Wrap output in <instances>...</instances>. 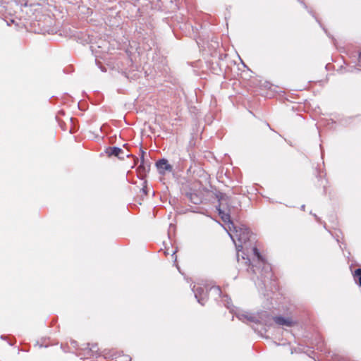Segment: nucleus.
<instances>
[{
	"label": "nucleus",
	"mask_w": 361,
	"mask_h": 361,
	"mask_svg": "<svg viewBox=\"0 0 361 361\" xmlns=\"http://www.w3.org/2000/svg\"><path fill=\"white\" fill-rule=\"evenodd\" d=\"M231 226L238 243H235L233 235H229L235 244L238 252H242V259L245 261V264L249 266L252 271L266 286L269 281L273 280L274 275L271 265L266 262L255 245L257 242L255 235L244 225L237 226L231 223ZM238 260H240L239 253H238Z\"/></svg>",
	"instance_id": "nucleus-1"
},
{
	"label": "nucleus",
	"mask_w": 361,
	"mask_h": 361,
	"mask_svg": "<svg viewBox=\"0 0 361 361\" xmlns=\"http://www.w3.org/2000/svg\"><path fill=\"white\" fill-rule=\"evenodd\" d=\"M217 198L219 200V206L216 207V209L219 212V214L221 216V219L224 222H229L228 227L230 230H231V223L233 222L231 221V211H228V209L225 207V204H228V202L232 200L229 198L226 194L224 193H219L217 195Z\"/></svg>",
	"instance_id": "nucleus-2"
},
{
	"label": "nucleus",
	"mask_w": 361,
	"mask_h": 361,
	"mask_svg": "<svg viewBox=\"0 0 361 361\" xmlns=\"http://www.w3.org/2000/svg\"><path fill=\"white\" fill-rule=\"evenodd\" d=\"M192 291L194 293L195 298L197 300V302L204 305L205 302L207 301V292L204 288L202 287H195L194 286L192 288Z\"/></svg>",
	"instance_id": "nucleus-3"
},
{
	"label": "nucleus",
	"mask_w": 361,
	"mask_h": 361,
	"mask_svg": "<svg viewBox=\"0 0 361 361\" xmlns=\"http://www.w3.org/2000/svg\"><path fill=\"white\" fill-rule=\"evenodd\" d=\"M156 166L161 174H165L166 172L173 171V166L169 164L168 161L165 159L158 160L156 163Z\"/></svg>",
	"instance_id": "nucleus-4"
},
{
	"label": "nucleus",
	"mask_w": 361,
	"mask_h": 361,
	"mask_svg": "<svg viewBox=\"0 0 361 361\" xmlns=\"http://www.w3.org/2000/svg\"><path fill=\"white\" fill-rule=\"evenodd\" d=\"M274 322L280 326H292L294 322L289 317H283L281 316L273 317Z\"/></svg>",
	"instance_id": "nucleus-5"
},
{
	"label": "nucleus",
	"mask_w": 361,
	"mask_h": 361,
	"mask_svg": "<svg viewBox=\"0 0 361 361\" xmlns=\"http://www.w3.org/2000/svg\"><path fill=\"white\" fill-rule=\"evenodd\" d=\"M106 153L108 154L109 156H115L119 159H123V157H120L121 154H123V151L121 148L118 147H108L106 149Z\"/></svg>",
	"instance_id": "nucleus-6"
},
{
	"label": "nucleus",
	"mask_w": 361,
	"mask_h": 361,
	"mask_svg": "<svg viewBox=\"0 0 361 361\" xmlns=\"http://www.w3.org/2000/svg\"><path fill=\"white\" fill-rule=\"evenodd\" d=\"M229 198H231L232 200L228 202V204H225V207L228 209V211H231L232 209H235L238 206H240V202L237 200L235 197H231L228 196Z\"/></svg>",
	"instance_id": "nucleus-7"
},
{
	"label": "nucleus",
	"mask_w": 361,
	"mask_h": 361,
	"mask_svg": "<svg viewBox=\"0 0 361 361\" xmlns=\"http://www.w3.org/2000/svg\"><path fill=\"white\" fill-rule=\"evenodd\" d=\"M236 317L242 321L247 319L250 322H255V317L252 315L248 314L247 313H236Z\"/></svg>",
	"instance_id": "nucleus-8"
},
{
	"label": "nucleus",
	"mask_w": 361,
	"mask_h": 361,
	"mask_svg": "<svg viewBox=\"0 0 361 361\" xmlns=\"http://www.w3.org/2000/svg\"><path fill=\"white\" fill-rule=\"evenodd\" d=\"M140 164L139 166V170L142 172H147L149 171L150 164L145 161V158L142 157L140 160Z\"/></svg>",
	"instance_id": "nucleus-9"
},
{
	"label": "nucleus",
	"mask_w": 361,
	"mask_h": 361,
	"mask_svg": "<svg viewBox=\"0 0 361 361\" xmlns=\"http://www.w3.org/2000/svg\"><path fill=\"white\" fill-rule=\"evenodd\" d=\"M188 196L190 201L194 204H198L200 202V198L196 194L190 193L188 194Z\"/></svg>",
	"instance_id": "nucleus-10"
},
{
	"label": "nucleus",
	"mask_w": 361,
	"mask_h": 361,
	"mask_svg": "<svg viewBox=\"0 0 361 361\" xmlns=\"http://www.w3.org/2000/svg\"><path fill=\"white\" fill-rule=\"evenodd\" d=\"M354 277L357 279L358 284L361 286V268H358L355 271Z\"/></svg>",
	"instance_id": "nucleus-11"
},
{
	"label": "nucleus",
	"mask_w": 361,
	"mask_h": 361,
	"mask_svg": "<svg viewBox=\"0 0 361 361\" xmlns=\"http://www.w3.org/2000/svg\"><path fill=\"white\" fill-rule=\"evenodd\" d=\"M210 290L214 292L215 294L221 295V290L219 286H214L210 288Z\"/></svg>",
	"instance_id": "nucleus-12"
},
{
	"label": "nucleus",
	"mask_w": 361,
	"mask_h": 361,
	"mask_svg": "<svg viewBox=\"0 0 361 361\" xmlns=\"http://www.w3.org/2000/svg\"><path fill=\"white\" fill-rule=\"evenodd\" d=\"M184 169V166H183V161L181 163H179L177 166H176V170L178 171H182Z\"/></svg>",
	"instance_id": "nucleus-13"
},
{
	"label": "nucleus",
	"mask_w": 361,
	"mask_h": 361,
	"mask_svg": "<svg viewBox=\"0 0 361 361\" xmlns=\"http://www.w3.org/2000/svg\"><path fill=\"white\" fill-rule=\"evenodd\" d=\"M357 65L361 68V51H360L359 55H358Z\"/></svg>",
	"instance_id": "nucleus-14"
},
{
	"label": "nucleus",
	"mask_w": 361,
	"mask_h": 361,
	"mask_svg": "<svg viewBox=\"0 0 361 361\" xmlns=\"http://www.w3.org/2000/svg\"><path fill=\"white\" fill-rule=\"evenodd\" d=\"M140 152H141V157H140V159H141L142 157H143V158H144V156H145V152L142 149H140Z\"/></svg>",
	"instance_id": "nucleus-15"
},
{
	"label": "nucleus",
	"mask_w": 361,
	"mask_h": 361,
	"mask_svg": "<svg viewBox=\"0 0 361 361\" xmlns=\"http://www.w3.org/2000/svg\"><path fill=\"white\" fill-rule=\"evenodd\" d=\"M305 204H302V205L301 206V210L305 211Z\"/></svg>",
	"instance_id": "nucleus-16"
},
{
	"label": "nucleus",
	"mask_w": 361,
	"mask_h": 361,
	"mask_svg": "<svg viewBox=\"0 0 361 361\" xmlns=\"http://www.w3.org/2000/svg\"><path fill=\"white\" fill-rule=\"evenodd\" d=\"M229 304H230V302L227 301L226 305L227 306V308H230Z\"/></svg>",
	"instance_id": "nucleus-17"
},
{
	"label": "nucleus",
	"mask_w": 361,
	"mask_h": 361,
	"mask_svg": "<svg viewBox=\"0 0 361 361\" xmlns=\"http://www.w3.org/2000/svg\"><path fill=\"white\" fill-rule=\"evenodd\" d=\"M21 5L24 6H27V2L25 1L24 4H22Z\"/></svg>",
	"instance_id": "nucleus-18"
},
{
	"label": "nucleus",
	"mask_w": 361,
	"mask_h": 361,
	"mask_svg": "<svg viewBox=\"0 0 361 361\" xmlns=\"http://www.w3.org/2000/svg\"><path fill=\"white\" fill-rule=\"evenodd\" d=\"M224 298H226V300H224V301H227L228 296H227V295H225V296H224Z\"/></svg>",
	"instance_id": "nucleus-19"
},
{
	"label": "nucleus",
	"mask_w": 361,
	"mask_h": 361,
	"mask_svg": "<svg viewBox=\"0 0 361 361\" xmlns=\"http://www.w3.org/2000/svg\"><path fill=\"white\" fill-rule=\"evenodd\" d=\"M142 190L145 194L147 193V191L144 188L142 189Z\"/></svg>",
	"instance_id": "nucleus-20"
},
{
	"label": "nucleus",
	"mask_w": 361,
	"mask_h": 361,
	"mask_svg": "<svg viewBox=\"0 0 361 361\" xmlns=\"http://www.w3.org/2000/svg\"><path fill=\"white\" fill-rule=\"evenodd\" d=\"M314 217L316 218V219H318L319 218L317 216L316 214H314Z\"/></svg>",
	"instance_id": "nucleus-21"
},
{
	"label": "nucleus",
	"mask_w": 361,
	"mask_h": 361,
	"mask_svg": "<svg viewBox=\"0 0 361 361\" xmlns=\"http://www.w3.org/2000/svg\"><path fill=\"white\" fill-rule=\"evenodd\" d=\"M94 348H95V346H93L92 348H91V350H94Z\"/></svg>",
	"instance_id": "nucleus-22"
}]
</instances>
